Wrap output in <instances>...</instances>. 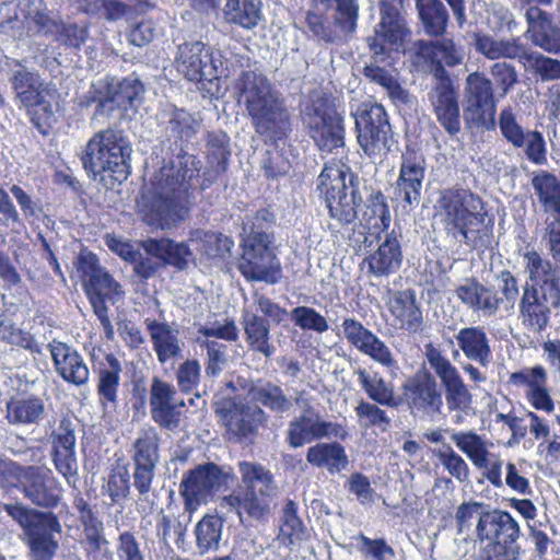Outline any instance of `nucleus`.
Listing matches in <instances>:
<instances>
[{
    "label": "nucleus",
    "mask_w": 560,
    "mask_h": 560,
    "mask_svg": "<svg viewBox=\"0 0 560 560\" xmlns=\"http://www.w3.org/2000/svg\"><path fill=\"white\" fill-rule=\"evenodd\" d=\"M196 342L207 351L206 375L210 377L218 376L228 363L226 346L214 339L202 337H197Z\"/></svg>",
    "instance_id": "obj_54"
},
{
    "label": "nucleus",
    "mask_w": 560,
    "mask_h": 560,
    "mask_svg": "<svg viewBox=\"0 0 560 560\" xmlns=\"http://www.w3.org/2000/svg\"><path fill=\"white\" fill-rule=\"evenodd\" d=\"M377 240V248L365 257L364 262L368 264L369 272L374 277H387L395 273L401 266L399 234L393 229L390 232L378 234Z\"/></svg>",
    "instance_id": "obj_28"
},
{
    "label": "nucleus",
    "mask_w": 560,
    "mask_h": 560,
    "mask_svg": "<svg viewBox=\"0 0 560 560\" xmlns=\"http://www.w3.org/2000/svg\"><path fill=\"white\" fill-rule=\"evenodd\" d=\"M476 50L489 60L517 59L521 63L526 48L515 38H497L489 34L475 33Z\"/></svg>",
    "instance_id": "obj_37"
},
{
    "label": "nucleus",
    "mask_w": 560,
    "mask_h": 560,
    "mask_svg": "<svg viewBox=\"0 0 560 560\" xmlns=\"http://www.w3.org/2000/svg\"><path fill=\"white\" fill-rule=\"evenodd\" d=\"M424 357L441 382L447 410L452 413L454 409L464 411L468 408L472 404V395L457 368L432 343L425 345Z\"/></svg>",
    "instance_id": "obj_18"
},
{
    "label": "nucleus",
    "mask_w": 560,
    "mask_h": 560,
    "mask_svg": "<svg viewBox=\"0 0 560 560\" xmlns=\"http://www.w3.org/2000/svg\"><path fill=\"white\" fill-rule=\"evenodd\" d=\"M424 175L425 165L421 156L413 153L402 155L396 190L410 207L420 202Z\"/></svg>",
    "instance_id": "obj_32"
},
{
    "label": "nucleus",
    "mask_w": 560,
    "mask_h": 560,
    "mask_svg": "<svg viewBox=\"0 0 560 560\" xmlns=\"http://www.w3.org/2000/svg\"><path fill=\"white\" fill-rule=\"evenodd\" d=\"M358 143L372 159H382L390 150L393 131L383 105L362 104L354 113Z\"/></svg>",
    "instance_id": "obj_13"
},
{
    "label": "nucleus",
    "mask_w": 560,
    "mask_h": 560,
    "mask_svg": "<svg viewBox=\"0 0 560 560\" xmlns=\"http://www.w3.org/2000/svg\"><path fill=\"white\" fill-rule=\"evenodd\" d=\"M5 409V420L11 425H37L46 413L43 399L26 394L11 397L7 401Z\"/></svg>",
    "instance_id": "obj_34"
},
{
    "label": "nucleus",
    "mask_w": 560,
    "mask_h": 560,
    "mask_svg": "<svg viewBox=\"0 0 560 560\" xmlns=\"http://www.w3.org/2000/svg\"><path fill=\"white\" fill-rule=\"evenodd\" d=\"M223 520L217 515H205L195 526V544L199 555L203 556L220 548Z\"/></svg>",
    "instance_id": "obj_46"
},
{
    "label": "nucleus",
    "mask_w": 560,
    "mask_h": 560,
    "mask_svg": "<svg viewBox=\"0 0 560 560\" xmlns=\"http://www.w3.org/2000/svg\"><path fill=\"white\" fill-rule=\"evenodd\" d=\"M220 412L228 432L237 440L255 436L269 419L262 408L248 404H232L229 409Z\"/></svg>",
    "instance_id": "obj_25"
},
{
    "label": "nucleus",
    "mask_w": 560,
    "mask_h": 560,
    "mask_svg": "<svg viewBox=\"0 0 560 560\" xmlns=\"http://www.w3.org/2000/svg\"><path fill=\"white\" fill-rule=\"evenodd\" d=\"M260 0H226L224 16L228 22L252 30L261 20Z\"/></svg>",
    "instance_id": "obj_47"
},
{
    "label": "nucleus",
    "mask_w": 560,
    "mask_h": 560,
    "mask_svg": "<svg viewBox=\"0 0 560 560\" xmlns=\"http://www.w3.org/2000/svg\"><path fill=\"white\" fill-rule=\"evenodd\" d=\"M85 289L93 310H96L98 304L106 306V301L115 303L124 295L121 285L104 269L90 283H86Z\"/></svg>",
    "instance_id": "obj_48"
},
{
    "label": "nucleus",
    "mask_w": 560,
    "mask_h": 560,
    "mask_svg": "<svg viewBox=\"0 0 560 560\" xmlns=\"http://www.w3.org/2000/svg\"><path fill=\"white\" fill-rule=\"evenodd\" d=\"M9 82L15 98L25 107L37 106L43 109L46 119L52 118L54 110L45 101V95H50L55 89L45 83L36 70L26 67L21 60H12L9 63Z\"/></svg>",
    "instance_id": "obj_19"
},
{
    "label": "nucleus",
    "mask_w": 560,
    "mask_h": 560,
    "mask_svg": "<svg viewBox=\"0 0 560 560\" xmlns=\"http://www.w3.org/2000/svg\"><path fill=\"white\" fill-rule=\"evenodd\" d=\"M525 19L530 42L548 54H560V27L552 23L549 14L532 5L526 9Z\"/></svg>",
    "instance_id": "obj_29"
},
{
    "label": "nucleus",
    "mask_w": 560,
    "mask_h": 560,
    "mask_svg": "<svg viewBox=\"0 0 560 560\" xmlns=\"http://www.w3.org/2000/svg\"><path fill=\"white\" fill-rule=\"evenodd\" d=\"M131 152V144L121 130L106 129L89 140L81 161L94 178L110 172L115 180H121L130 173Z\"/></svg>",
    "instance_id": "obj_7"
},
{
    "label": "nucleus",
    "mask_w": 560,
    "mask_h": 560,
    "mask_svg": "<svg viewBox=\"0 0 560 560\" xmlns=\"http://www.w3.org/2000/svg\"><path fill=\"white\" fill-rule=\"evenodd\" d=\"M499 128L502 137L514 148H523L524 138L529 130L524 129L517 121L511 106L502 108L499 115Z\"/></svg>",
    "instance_id": "obj_56"
},
{
    "label": "nucleus",
    "mask_w": 560,
    "mask_h": 560,
    "mask_svg": "<svg viewBox=\"0 0 560 560\" xmlns=\"http://www.w3.org/2000/svg\"><path fill=\"white\" fill-rule=\"evenodd\" d=\"M234 241L221 233L206 232L201 240V250L211 258H224L231 254Z\"/></svg>",
    "instance_id": "obj_63"
},
{
    "label": "nucleus",
    "mask_w": 560,
    "mask_h": 560,
    "mask_svg": "<svg viewBox=\"0 0 560 560\" xmlns=\"http://www.w3.org/2000/svg\"><path fill=\"white\" fill-rule=\"evenodd\" d=\"M338 335L343 337L361 353L369 355L380 364L392 368L396 361L389 348L373 331L353 317L343 318Z\"/></svg>",
    "instance_id": "obj_24"
},
{
    "label": "nucleus",
    "mask_w": 560,
    "mask_h": 560,
    "mask_svg": "<svg viewBox=\"0 0 560 560\" xmlns=\"http://www.w3.org/2000/svg\"><path fill=\"white\" fill-rule=\"evenodd\" d=\"M5 512L19 523L27 536L32 560H52L58 541L54 534L61 532V525L52 513H44L23 504H5Z\"/></svg>",
    "instance_id": "obj_10"
},
{
    "label": "nucleus",
    "mask_w": 560,
    "mask_h": 560,
    "mask_svg": "<svg viewBox=\"0 0 560 560\" xmlns=\"http://www.w3.org/2000/svg\"><path fill=\"white\" fill-rule=\"evenodd\" d=\"M104 488L113 503L126 499L130 493V475L127 465L114 467Z\"/></svg>",
    "instance_id": "obj_59"
},
{
    "label": "nucleus",
    "mask_w": 560,
    "mask_h": 560,
    "mask_svg": "<svg viewBox=\"0 0 560 560\" xmlns=\"http://www.w3.org/2000/svg\"><path fill=\"white\" fill-rule=\"evenodd\" d=\"M318 182L330 217L340 224L352 223L357 218V208L362 198L354 186V175L350 168L345 164L326 165Z\"/></svg>",
    "instance_id": "obj_8"
},
{
    "label": "nucleus",
    "mask_w": 560,
    "mask_h": 560,
    "mask_svg": "<svg viewBox=\"0 0 560 560\" xmlns=\"http://www.w3.org/2000/svg\"><path fill=\"white\" fill-rule=\"evenodd\" d=\"M497 101L491 79L483 72L467 75L464 86V119L470 128L494 130Z\"/></svg>",
    "instance_id": "obj_14"
},
{
    "label": "nucleus",
    "mask_w": 560,
    "mask_h": 560,
    "mask_svg": "<svg viewBox=\"0 0 560 560\" xmlns=\"http://www.w3.org/2000/svg\"><path fill=\"white\" fill-rule=\"evenodd\" d=\"M232 479L231 471L214 463L198 465L188 470L179 485V494L185 510L195 513L198 508L211 499Z\"/></svg>",
    "instance_id": "obj_15"
},
{
    "label": "nucleus",
    "mask_w": 560,
    "mask_h": 560,
    "mask_svg": "<svg viewBox=\"0 0 560 560\" xmlns=\"http://www.w3.org/2000/svg\"><path fill=\"white\" fill-rule=\"evenodd\" d=\"M532 187L545 212L556 214L551 220H560V180L548 171L533 173Z\"/></svg>",
    "instance_id": "obj_40"
},
{
    "label": "nucleus",
    "mask_w": 560,
    "mask_h": 560,
    "mask_svg": "<svg viewBox=\"0 0 560 560\" xmlns=\"http://www.w3.org/2000/svg\"><path fill=\"white\" fill-rule=\"evenodd\" d=\"M113 92L109 91L108 101L116 103L118 106L131 104L143 93V84L133 74L128 75L121 81L113 85Z\"/></svg>",
    "instance_id": "obj_58"
},
{
    "label": "nucleus",
    "mask_w": 560,
    "mask_h": 560,
    "mask_svg": "<svg viewBox=\"0 0 560 560\" xmlns=\"http://www.w3.org/2000/svg\"><path fill=\"white\" fill-rule=\"evenodd\" d=\"M358 422L362 428H377L385 432L390 427L392 419L376 402L360 400L354 408Z\"/></svg>",
    "instance_id": "obj_53"
},
{
    "label": "nucleus",
    "mask_w": 560,
    "mask_h": 560,
    "mask_svg": "<svg viewBox=\"0 0 560 560\" xmlns=\"http://www.w3.org/2000/svg\"><path fill=\"white\" fill-rule=\"evenodd\" d=\"M19 487L24 497L40 508H55L62 498V487L50 469L39 466H27L20 469Z\"/></svg>",
    "instance_id": "obj_20"
},
{
    "label": "nucleus",
    "mask_w": 560,
    "mask_h": 560,
    "mask_svg": "<svg viewBox=\"0 0 560 560\" xmlns=\"http://www.w3.org/2000/svg\"><path fill=\"white\" fill-rule=\"evenodd\" d=\"M82 529V544L89 553H101L107 551L108 540L105 537V528L103 522L98 518L88 520L81 523Z\"/></svg>",
    "instance_id": "obj_55"
},
{
    "label": "nucleus",
    "mask_w": 560,
    "mask_h": 560,
    "mask_svg": "<svg viewBox=\"0 0 560 560\" xmlns=\"http://www.w3.org/2000/svg\"><path fill=\"white\" fill-rule=\"evenodd\" d=\"M0 341L28 350L32 353H39V345L34 337L18 327L8 316L0 314Z\"/></svg>",
    "instance_id": "obj_51"
},
{
    "label": "nucleus",
    "mask_w": 560,
    "mask_h": 560,
    "mask_svg": "<svg viewBox=\"0 0 560 560\" xmlns=\"http://www.w3.org/2000/svg\"><path fill=\"white\" fill-rule=\"evenodd\" d=\"M108 368H102L98 372L97 395L102 407H115L118 398L121 365L114 354L105 358Z\"/></svg>",
    "instance_id": "obj_43"
},
{
    "label": "nucleus",
    "mask_w": 560,
    "mask_h": 560,
    "mask_svg": "<svg viewBox=\"0 0 560 560\" xmlns=\"http://www.w3.org/2000/svg\"><path fill=\"white\" fill-rule=\"evenodd\" d=\"M194 513L186 511L184 509L183 513L178 514L176 517H173L170 514H165L163 510L160 511L158 522H156V534L160 538V541L168 547L170 540L174 538L175 544L178 548H182L185 538L188 525L192 520Z\"/></svg>",
    "instance_id": "obj_44"
},
{
    "label": "nucleus",
    "mask_w": 560,
    "mask_h": 560,
    "mask_svg": "<svg viewBox=\"0 0 560 560\" xmlns=\"http://www.w3.org/2000/svg\"><path fill=\"white\" fill-rule=\"evenodd\" d=\"M295 405L301 409L285 430V442L292 448H300L323 439H346L347 431L337 423L325 420L312 405V398L305 390L295 392Z\"/></svg>",
    "instance_id": "obj_11"
},
{
    "label": "nucleus",
    "mask_w": 560,
    "mask_h": 560,
    "mask_svg": "<svg viewBox=\"0 0 560 560\" xmlns=\"http://www.w3.org/2000/svg\"><path fill=\"white\" fill-rule=\"evenodd\" d=\"M236 102L259 136L276 141L291 131V114L287 101L276 85L260 71L244 70L233 85Z\"/></svg>",
    "instance_id": "obj_2"
},
{
    "label": "nucleus",
    "mask_w": 560,
    "mask_h": 560,
    "mask_svg": "<svg viewBox=\"0 0 560 560\" xmlns=\"http://www.w3.org/2000/svg\"><path fill=\"white\" fill-rule=\"evenodd\" d=\"M306 462L317 468H326L329 474H338L346 469L349 459L345 447L337 443H317L306 452Z\"/></svg>",
    "instance_id": "obj_38"
},
{
    "label": "nucleus",
    "mask_w": 560,
    "mask_h": 560,
    "mask_svg": "<svg viewBox=\"0 0 560 560\" xmlns=\"http://www.w3.org/2000/svg\"><path fill=\"white\" fill-rule=\"evenodd\" d=\"M272 221V213L261 209L242 223L243 254L238 270L249 281L275 284L280 280V262L272 249L275 237L265 230Z\"/></svg>",
    "instance_id": "obj_6"
},
{
    "label": "nucleus",
    "mask_w": 560,
    "mask_h": 560,
    "mask_svg": "<svg viewBox=\"0 0 560 560\" xmlns=\"http://www.w3.org/2000/svg\"><path fill=\"white\" fill-rule=\"evenodd\" d=\"M242 485L237 491L225 495L220 508L234 512L241 524L264 522L271 513L278 495V486L272 472L259 463L240 462Z\"/></svg>",
    "instance_id": "obj_5"
},
{
    "label": "nucleus",
    "mask_w": 560,
    "mask_h": 560,
    "mask_svg": "<svg viewBox=\"0 0 560 560\" xmlns=\"http://www.w3.org/2000/svg\"><path fill=\"white\" fill-rule=\"evenodd\" d=\"M455 294L468 310L486 317L495 315L502 303L493 287H487L476 279H467L456 288Z\"/></svg>",
    "instance_id": "obj_31"
},
{
    "label": "nucleus",
    "mask_w": 560,
    "mask_h": 560,
    "mask_svg": "<svg viewBox=\"0 0 560 560\" xmlns=\"http://www.w3.org/2000/svg\"><path fill=\"white\" fill-rule=\"evenodd\" d=\"M436 209L448 235L475 248L491 242L492 226L486 223L482 201L478 195L464 188H447L440 192Z\"/></svg>",
    "instance_id": "obj_4"
},
{
    "label": "nucleus",
    "mask_w": 560,
    "mask_h": 560,
    "mask_svg": "<svg viewBox=\"0 0 560 560\" xmlns=\"http://www.w3.org/2000/svg\"><path fill=\"white\" fill-rule=\"evenodd\" d=\"M489 73L492 78V84L495 85L501 97L506 96L518 82L515 67L505 61H497L491 65Z\"/></svg>",
    "instance_id": "obj_61"
},
{
    "label": "nucleus",
    "mask_w": 560,
    "mask_h": 560,
    "mask_svg": "<svg viewBox=\"0 0 560 560\" xmlns=\"http://www.w3.org/2000/svg\"><path fill=\"white\" fill-rule=\"evenodd\" d=\"M141 247L150 254L158 256L162 264L173 265L183 269L190 256L188 246L184 243H175L168 238H149L141 242Z\"/></svg>",
    "instance_id": "obj_45"
},
{
    "label": "nucleus",
    "mask_w": 560,
    "mask_h": 560,
    "mask_svg": "<svg viewBox=\"0 0 560 560\" xmlns=\"http://www.w3.org/2000/svg\"><path fill=\"white\" fill-rule=\"evenodd\" d=\"M455 340L464 355L481 368H488L492 361L490 339L482 326H470L459 329Z\"/></svg>",
    "instance_id": "obj_36"
},
{
    "label": "nucleus",
    "mask_w": 560,
    "mask_h": 560,
    "mask_svg": "<svg viewBox=\"0 0 560 560\" xmlns=\"http://www.w3.org/2000/svg\"><path fill=\"white\" fill-rule=\"evenodd\" d=\"M477 537L490 545L520 555V525L512 515L505 511L492 510L488 512L476 526Z\"/></svg>",
    "instance_id": "obj_22"
},
{
    "label": "nucleus",
    "mask_w": 560,
    "mask_h": 560,
    "mask_svg": "<svg viewBox=\"0 0 560 560\" xmlns=\"http://www.w3.org/2000/svg\"><path fill=\"white\" fill-rule=\"evenodd\" d=\"M184 399L177 397L173 385L153 377L150 386V413L161 428L175 430L179 427Z\"/></svg>",
    "instance_id": "obj_23"
},
{
    "label": "nucleus",
    "mask_w": 560,
    "mask_h": 560,
    "mask_svg": "<svg viewBox=\"0 0 560 560\" xmlns=\"http://www.w3.org/2000/svg\"><path fill=\"white\" fill-rule=\"evenodd\" d=\"M525 69L534 72L541 81L560 79V60L547 57L538 51L526 49L522 60Z\"/></svg>",
    "instance_id": "obj_50"
},
{
    "label": "nucleus",
    "mask_w": 560,
    "mask_h": 560,
    "mask_svg": "<svg viewBox=\"0 0 560 560\" xmlns=\"http://www.w3.org/2000/svg\"><path fill=\"white\" fill-rule=\"evenodd\" d=\"M336 13L334 24L339 28L342 35H349L355 32L359 18L358 0H335Z\"/></svg>",
    "instance_id": "obj_57"
},
{
    "label": "nucleus",
    "mask_w": 560,
    "mask_h": 560,
    "mask_svg": "<svg viewBox=\"0 0 560 560\" xmlns=\"http://www.w3.org/2000/svg\"><path fill=\"white\" fill-rule=\"evenodd\" d=\"M436 457L447 472L459 482L468 481L469 467L465 459L451 445H444L438 451Z\"/></svg>",
    "instance_id": "obj_62"
},
{
    "label": "nucleus",
    "mask_w": 560,
    "mask_h": 560,
    "mask_svg": "<svg viewBox=\"0 0 560 560\" xmlns=\"http://www.w3.org/2000/svg\"><path fill=\"white\" fill-rule=\"evenodd\" d=\"M402 397L413 413L441 415L443 394L429 372L417 373L402 385Z\"/></svg>",
    "instance_id": "obj_21"
},
{
    "label": "nucleus",
    "mask_w": 560,
    "mask_h": 560,
    "mask_svg": "<svg viewBox=\"0 0 560 560\" xmlns=\"http://www.w3.org/2000/svg\"><path fill=\"white\" fill-rule=\"evenodd\" d=\"M131 459L133 487L140 499L147 500L160 463V436L155 428L144 427L139 430L131 446Z\"/></svg>",
    "instance_id": "obj_16"
},
{
    "label": "nucleus",
    "mask_w": 560,
    "mask_h": 560,
    "mask_svg": "<svg viewBox=\"0 0 560 560\" xmlns=\"http://www.w3.org/2000/svg\"><path fill=\"white\" fill-rule=\"evenodd\" d=\"M152 348L161 364L182 355L183 342L176 326L156 319H145Z\"/></svg>",
    "instance_id": "obj_33"
},
{
    "label": "nucleus",
    "mask_w": 560,
    "mask_h": 560,
    "mask_svg": "<svg viewBox=\"0 0 560 560\" xmlns=\"http://www.w3.org/2000/svg\"><path fill=\"white\" fill-rule=\"evenodd\" d=\"M175 65L177 70L189 81H212L224 73L221 54H213L200 40L179 44L175 56Z\"/></svg>",
    "instance_id": "obj_17"
},
{
    "label": "nucleus",
    "mask_w": 560,
    "mask_h": 560,
    "mask_svg": "<svg viewBox=\"0 0 560 560\" xmlns=\"http://www.w3.org/2000/svg\"><path fill=\"white\" fill-rule=\"evenodd\" d=\"M388 310L399 329L417 332L423 324L422 312L416 303V295L411 290L395 292L388 301Z\"/></svg>",
    "instance_id": "obj_35"
},
{
    "label": "nucleus",
    "mask_w": 560,
    "mask_h": 560,
    "mask_svg": "<svg viewBox=\"0 0 560 560\" xmlns=\"http://www.w3.org/2000/svg\"><path fill=\"white\" fill-rule=\"evenodd\" d=\"M364 214L368 215L370 220L374 221L371 223V226L381 230L380 234L389 232L388 229L390 226L392 217L388 206L385 202V197L381 192H377L371 198Z\"/></svg>",
    "instance_id": "obj_64"
},
{
    "label": "nucleus",
    "mask_w": 560,
    "mask_h": 560,
    "mask_svg": "<svg viewBox=\"0 0 560 560\" xmlns=\"http://www.w3.org/2000/svg\"><path fill=\"white\" fill-rule=\"evenodd\" d=\"M354 374L358 376L362 389L373 402L387 407L399 405L395 397L394 385L385 381L378 373L359 368Z\"/></svg>",
    "instance_id": "obj_42"
},
{
    "label": "nucleus",
    "mask_w": 560,
    "mask_h": 560,
    "mask_svg": "<svg viewBox=\"0 0 560 560\" xmlns=\"http://www.w3.org/2000/svg\"><path fill=\"white\" fill-rule=\"evenodd\" d=\"M161 126L168 141L187 142L198 131L199 121L185 109L168 107L161 113ZM200 161L179 152L154 174L151 187L137 201L141 220L153 229L170 230L184 221L189 212L191 191L199 183Z\"/></svg>",
    "instance_id": "obj_1"
},
{
    "label": "nucleus",
    "mask_w": 560,
    "mask_h": 560,
    "mask_svg": "<svg viewBox=\"0 0 560 560\" xmlns=\"http://www.w3.org/2000/svg\"><path fill=\"white\" fill-rule=\"evenodd\" d=\"M290 316L293 323L303 330L323 334L329 328L326 318L310 306H298L291 311Z\"/></svg>",
    "instance_id": "obj_60"
},
{
    "label": "nucleus",
    "mask_w": 560,
    "mask_h": 560,
    "mask_svg": "<svg viewBox=\"0 0 560 560\" xmlns=\"http://www.w3.org/2000/svg\"><path fill=\"white\" fill-rule=\"evenodd\" d=\"M280 535L288 545H300L306 537L305 526L298 516V505L292 500H288L283 506Z\"/></svg>",
    "instance_id": "obj_52"
},
{
    "label": "nucleus",
    "mask_w": 560,
    "mask_h": 560,
    "mask_svg": "<svg viewBox=\"0 0 560 560\" xmlns=\"http://www.w3.org/2000/svg\"><path fill=\"white\" fill-rule=\"evenodd\" d=\"M423 32L431 37L442 36L448 25V11L442 0H415Z\"/></svg>",
    "instance_id": "obj_41"
},
{
    "label": "nucleus",
    "mask_w": 560,
    "mask_h": 560,
    "mask_svg": "<svg viewBox=\"0 0 560 560\" xmlns=\"http://www.w3.org/2000/svg\"><path fill=\"white\" fill-rule=\"evenodd\" d=\"M380 21L374 36L368 38V46L376 58L386 59L390 51H402L411 36L407 13L399 1L381 0Z\"/></svg>",
    "instance_id": "obj_12"
},
{
    "label": "nucleus",
    "mask_w": 560,
    "mask_h": 560,
    "mask_svg": "<svg viewBox=\"0 0 560 560\" xmlns=\"http://www.w3.org/2000/svg\"><path fill=\"white\" fill-rule=\"evenodd\" d=\"M243 389L255 406L265 407L276 415L289 413L295 405V395H288L278 383L265 378L245 381Z\"/></svg>",
    "instance_id": "obj_27"
},
{
    "label": "nucleus",
    "mask_w": 560,
    "mask_h": 560,
    "mask_svg": "<svg viewBox=\"0 0 560 560\" xmlns=\"http://www.w3.org/2000/svg\"><path fill=\"white\" fill-rule=\"evenodd\" d=\"M245 340L250 350L270 358L276 352V347L270 343L269 320L254 313L246 312L243 317Z\"/></svg>",
    "instance_id": "obj_39"
},
{
    "label": "nucleus",
    "mask_w": 560,
    "mask_h": 560,
    "mask_svg": "<svg viewBox=\"0 0 560 560\" xmlns=\"http://www.w3.org/2000/svg\"><path fill=\"white\" fill-rule=\"evenodd\" d=\"M301 115L311 138L322 151L332 152L345 145L343 118L328 96L312 94Z\"/></svg>",
    "instance_id": "obj_9"
},
{
    "label": "nucleus",
    "mask_w": 560,
    "mask_h": 560,
    "mask_svg": "<svg viewBox=\"0 0 560 560\" xmlns=\"http://www.w3.org/2000/svg\"><path fill=\"white\" fill-rule=\"evenodd\" d=\"M451 440L477 467L486 466L487 458L492 454L489 452L488 443L474 431L453 432Z\"/></svg>",
    "instance_id": "obj_49"
},
{
    "label": "nucleus",
    "mask_w": 560,
    "mask_h": 560,
    "mask_svg": "<svg viewBox=\"0 0 560 560\" xmlns=\"http://www.w3.org/2000/svg\"><path fill=\"white\" fill-rule=\"evenodd\" d=\"M523 267L527 282L518 304L520 316L527 329L540 332L548 326L551 311L560 306V276L535 249L523 254Z\"/></svg>",
    "instance_id": "obj_3"
},
{
    "label": "nucleus",
    "mask_w": 560,
    "mask_h": 560,
    "mask_svg": "<svg viewBox=\"0 0 560 560\" xmlns=\"http://www.w3.org/2000/svg\"><path fill=\"white\" fill-rule=\"evenodd\" d=\"M428 100L439 124L450 136L460 131V112L456 88H448V83L440 88H431Z\"/></svg>",
    "instance_id": "obj_30"
},
{
    "label": "nucleus",
    "mask_w": 560,
    "mask_h": 560,
    "mask_svg": "<svg viewBox=\"0 0 560 560\" xmlns=\"http://www.w3.org/2000/svg\"><path fill=\"white\" fill-rule=\"evenodd\" d=\"M48 349L56 373L67 383L83 386L90 381V370L82 354L73 347L52 340Z\"/></svg>",
    "instance_id": "obj_26"
}]
</instances>
